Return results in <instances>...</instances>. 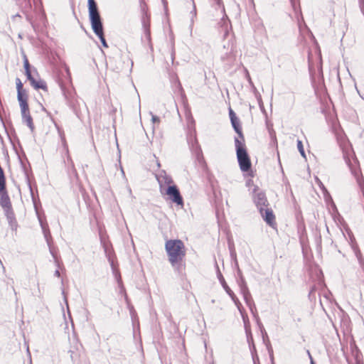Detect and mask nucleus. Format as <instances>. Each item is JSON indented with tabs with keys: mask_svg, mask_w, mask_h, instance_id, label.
I'll use <instances>...</instances> for the list:
<instances>
[{
	"mask_svg": "<svg viewBox=\"0 0 364 364\" xmlns=\"http://www.w3.org/2000/svg\"><path fill=\"white\" fill-rule=\"evenodd\" d=\"M164 249L168 261L174 270L179 274L184 272L187 253L185 243L180 239H168L165 241Z\"/></svg>",
	"mask_w": 364,
	"mask_h": 364,
	"instance_id": "f257e3e1",
	"label": "nucleus"
},
{
	"mask_svg": "<svg viewBox=\"0 0 364 364\" xmlns=\"http://www.w3.org/2000/svg\"><path fill=\"white\" fill-rule=\"evenodd\" d=\"M16 85L17 99L21 109L22 119L30 129L33 131L34 129V124L30 112L28 92L23 88V85L19 78L16 79Z\"/></svg>",
	"mask_w": 364,
	"mask_h": 364,
	"instance_id": "f03ea898",
	"label": "nucleus"
},
{
	"mask_svg": "<svg viewBox=\"0 0 364 364\" xmlns=\"http://www.w3.org/2000/svg\"><path fill=\"white\" fill-rule=\"evenodd\" d=\"M88 10L91 26L94 33L99 37L102 46L105 48H108V45L104 36L101 18L95 0H88Z\"/></svg>",
	"mask_w": 364,
	"mask_h": 364,
	"instance_id": "7ed1b4c3",
	"label": "nucleus"
},
{
	"mask_svg": "<svg viewBox=\"0 0 364 364\" xmlns=\"http://www.w3.org/2000/svg\"><path fill=\"white\" fill-rule=\"evenodd\" d=\"M236 155L240 170L249 172L252 168V162L247 153L245 139H235Z\"/></svg>",
	"mask_w": 364,
	"mask_h": 364,
	"instance_id": "20e7f679",
	"label": "nucleus"
},
{
	"mask_svg": "<svg viewBox=\"0 0 364 364\" xmlns=\"http://www.w3.org/2000/svg\"><path fill=\"white\" fill-rule=\"evenodd\" d=\"M253 200L259 210L261 208H264L269 204L265 193L261 191L257 186H255L253 189Z\"/></svg>",
	"mask_w": 364,
	"mask_h": 364,
	"instance_id": "39448f33",
	"label": "nucleus"
},
{
	"mask_svg": "<svg viewBox=\"0 0 364 364\" xmlns=\"http://www.w3.org/2000/svg\"><path fill=\"white\" fill-rule=\"evenodd\" d=\"M262 218L271 228H277L276 217L274 214L273 210L271 208H261L259 210Z\"/></svg>",
	"mask_w": 364,
	"mask_h": 364,
	"instance_id": "423d86ee",
	"label": "nucleus"
},
{
	"mask_svg": "<svg viewBox=\"0 0 364 364\" xmlns=\"http://www.w3.org/2000/svg\"><path fill=\"white\" fill-rule=\"evenodd\" d=\"M166 194L173 203L180 205H183V198L176 186H169L166 191Z\"/></svg>",
	"mask_w": 364,
	"mask_h": 364,
	"instance_id": "0eeeda50",
	"label": "nucleus"
},
{
	"mask_svg": "<svg viewBox=\"0 0 364 364\" xmlns=\"http://www.w3.org/2000/svg\"><path fill=\"white\" fill-rule=\"evenodd\" d=\"M141 11L142 13V24L143 26L147 33V34L150 35V14L149 12L148 6L144 2L141 1Z\"/></svg>",
	"mask_w": 364,
	"mask_h": 364,
	"instance_id": "6e6552de",
	"label": "nucleus"
},
{
	"mask_svg": "<svg viewBox=\"0 0 364 364\" xmlns=\"http://www.w3.org/2000/svg\"><path fill=\"white\" fill-rule=\"evenodd\" d=\"M229 115L231 121V124L236 132V133L238 134L239 139H245L244 134L242 133V129L240 125V119L236 117L235 113L233 112V110L230 108L229 110Z\"/></svg>",
	"mask_w": 364,
	"mask_h": 364,
	"instance_id": "1a4fd4ad",
	"label": "nucleus"
},
{
	"mask_svg": "<svg viewBox=\"0 0 364 364\" xmlns=\"http://www.w3.org/2000/svg\"><path fill=\"white\" fill-rule=\"evenodd\" d=\"M27 79L29 80L31 85L36 90H42L45 92H48V88L47 83L43 79H41V78L36 79L33 75H31V77H28Z\"/></svg>",
	"mask_w": 364,
	"mask_h": 364,
	"instance_id": "9d476101",
	"label": "nucleus"
},
{
	"mask_svg": "<svg viewBox=\"0 0 364 364\" xmlns=\"http://www.w3.org/2000/svg\"><path fill=\"white\" fill-rule=\"evenodd\" d=\"M0 205L5 210H9L11 208V202L6 188L0 191Z\"/></svg>",
	"mask_w": 364,
	"mask_h": 364,
	"instance_id": "9b49d317",
	"label": "nucleus"
},
{
	"mask_svg": "<svg viewBox=\"0 0 364 364\" xmlns=\"http://www.w3.org/2000/svg\"><path fill=\"white\" fill-rule=\"evenodd\" d=\"M244 328L246 333L247 341L249 346L255 344L253 341V337L251 331V326L250 320H243Z\"/></svg>",
	"mask_w": 364,
	"mask_h": 364,
	"instance_id": "f8f14e48",
	"label": "nucleus"
},
{
	"mask_svg": "<svg viewBox=\"0 0 364 364\" xmlns=\"http://www.w3.org/2000/svg\"><path fill=\"white\" fill-rule=\"evenodd\" d=\"M23 66H24V69H25V75H26V77L28 78V77H31L32 75H31V68H30V64H29L28 60L26 58V56H24Z\"/></svg>",
	"mask_w": 364,
	"mask_h": 364,
	"instance_id": "ddd939ff",
	"label": "nucleus"
},
{
	"mask_svg": "<svg viewBox=\"0 0 364 364\" xmlns=\"http://www.w3.org/2000/svg\"><path fill=\"white\" fill-rule=\"evenodd\" d=\"M356 181L363 193V195H364V178L363 176L360 173L356 174Z\"/></svg>",
	"mask_w": 364,
	"mask_h": 364,
	"instance_id": "4468645a",
	"label": "nucleus"
},
{
	"mask_svg": "<svg viewBox=\"0 0 364 364\" xmlns=\"http://www.w3.org/2000/svg\"><path fill=\"white\" fill-rule=\"evenodd\" d=\"M256 321H257V325L258 326V327L259 328V329L261 331L263 341L266 343V341L265 340H266V338H267V332H266L263 325L262 324L261 321L260 320H256Z\"/></svg>",
	"mask_w": 364,
	"mask_h": 364,
	"instance_id": "2eb2a0df",
	"label": "nucleus"
},
{
	"mask_svg": "<svg viewBox=\"0 0 364 364\" xmlns=\"http://www.w3.org/2000/svg\"><path fill=\"white\" fill-rule=\"evenodd\" d=\"M297 148H298L299 152L301 153V154L304 156L305 152H304L302 141L301 140H297Z\"/></svg>",
	"mask_w": 364,
	"mask_h": 364,
	"instance_id": "dca6fc26",
	"label": "nucleus"
},
{
	"mask_svg": "<svg viewBox=\"0 0 364 364\" xmlns=\"http://www.w3.org/2000/svg\"><path fill=\"white\" fill-rule=\"evenodd\" d=\"M252 358L253 364H260L259 359V357H258L257 353H253V355Z\"/></svg>",
	"mask_w": 364,
	"mask_h": 364,
	"instance_id": "f3484780",
	"label": "nucleus"
},
{
	"mask_svg": "<svg viewBox=\"0 0 364 364\" xmlns=\"http://www.w3.org/2000/svg\"><path fill=\"white\" fill-rule=\"evenodd\" d=\"M266 346H267V349L269 355L274 354L272 347L269 341H267V342L266 343Z\"/></svg>",
	"mask_w": 364,
	"mask_h": 364,
	"instance_id": "a211bd4d",
	"label": "nucleus"
},
{
	"mask_svg": "<svg viewBox=\"0 0 364 364\" xmlns=\"http://www.w3.org/2000/svg\"><path fill=\"white\" fill-rule=\"evenodd\" d=\"M225 290L226 291L228 292V294L231 296V298L234 300H235V294H233V292L230 290V289L228 287H225Z\"/></svg>",
	"mask_w": 364,
	"mask_h": 364,
	"instance_id": "6ab92c4d",
	"label": "nucleus"
},
{
	"mask_svg": "<svg viewBox=\"0 0 364 364\" xmlns=\"http://www.w3.org/2000/svg\"><path fill=\"white\" fill-rule=\"evenodd\" d=\"M249 347H250V352H251V354L252 356L253 353H257L255 346V344H252V345L250 344V346H249Z\"/></svg>",
	"mask_w": 364,
	"mask_h": 364,
	"instance_id": "aec40b11",
	"label": "nucleus"
},
{
	"mask_svg": "<svg viewBox=\"0 0 364 364\" xmlns=\"http://www.w3.org/2000/svg\"><path fill=\"white\" fill-rule=\"evenodd\" d=\"M197 321L198 322L199 326H203L204 327V328H205V322L204 319L197 320Z\"/></svg>",
	"mask_w": 364,
	"mask_h": 364,
	"instance_id": "412c9836",
	"label": "nucleus"
},
{
	"mask_svg": "<svg viewBox=\"0 0 364 364\" xmlns=\"http://www.w3.org/2000/svg\"><path fill=\"white\" fill-rule=\"evenodd\" d=\"M307 353H308V355L309 356V358L311 360V364H315L314 361L313 360V358L311 357V355L309 350H307Z\"/></svg>",
	"mask_w": 364,
	"mask_h": 364,
	"instance_id": "4be33fe9",
	"label": "nucleus"
},
{
	"mask_svg": "<svg viewBox=\"0 0 364 364\" xmlns=\"http://www.w3.org/2000/svg\"><path fill=\"white\" fill-rule=\"evenodd\" d=\"M271 363H274V354L269 355Z\"/></svg>",
	"mask_w": 364,
	"mask_h": 364,
	"instance_id": "5701e85b",
	"label": "nucleus"
},
{
	"mask_svg": "<svg viewBox=\"0 0 364 364\" xmlns=\"http://www.w3.org/2000/svg\"><path fill=\"white\" fill-rule=\"evenodd\" d=\"M136 325H137V326L139 325V320H136V321L133 322V327L134 328L136 326Z\"/></svg>",
	"mask_w": 364,
	"mask_h": 364,
	"instance_id": "b1692460",
	"label": "nucleus"
},
{
	"mask_svg": "<svg viewBox=\"0 0 364 364\" xmlns=\"http://www.w3.org/2000/svg\"><path fill=\"white\" fill-rule=\"evenodd\" d=\"M65 321H66V325H68V320H65ZM68 321L72 324V326H73V319L68 320Z\"/></svg>",
	"mask_w": 364,
	"mask_h": 364,
	"instance_id": "393cba45",
	"label": "nucleus"
},
{
	"mask_svg": "<svg viewBox=\"0 0 364 364\" xmlns=\"http://www.w3.org/2000/svg\"><path fill=\"white\" fill-rule=\"evenodd\" d=\"M203 331H204V329H203V328H202V329H200V330H198V333H200V334H203Z\"/></svg>",
	"mask_w": 364,
	"mask_h": 364,
	"instance_id": "a878e982",
	"label": "nucleus"
},
{
	"mask_svg": "<svg viewBox=\"0 0 364 364\" xmlns=\"http://www.w3.org/2000/svg\"><path fill=\"white\" fill-rule=\"evenodd\" d=\"M70 352L71 353V354H73V351H70ZM70 358H72V360L73 359V355H70Z\"/></svg>",
	"mask_w": 364,
	"mask_h": 364,
	"instance_id": "bb28decb",
	"label": "nucleus"
},
{
	"mask_svg": "<svg viewBox=\"0 0 364 364\" xmlns=\"http://www.w3.org/2000/svg\"><path fill=\"white\" fill-rule=\"evenodd\" d=\"M27 351H28V354L30 355V352H29L28 346L27 347Z\"/></svg>",
	"mask_w": 364,
	"mask_h": 364,
	"instance_id": "cd10ccee",
	"label": "nucleus"
},
{
	"mask_svg": "<svg viewBox=\"0 0 364 364\" xmlns=\"http://www.w3.org/2000/svg\"><path fill=\"white\" fill-rule=\"evenodd\" d=\"M252 1V3L253 4V6H255V2H254V0H251Z\"/></svg>",
	"mask_w": 364,
	"mask_h": 364,
	"instance_id": "c85d7f7f",
	"label": "nucleus"
},
{
	"mask_svg": "<svg viewBox=\"0 0 364 364\" xmlns=\"http://www.w3.org/2000/svg\"><path fill=\"white\" fill-rule=\"evenodd\" d=\"M331 321H332V320H331ZM331 323H332V325H333V326H335V323H333V322H331Z\"/></svg>",
	"mask_w": 364,
	"mask_h": 364,
	"instance_id": "c756f323",
	"label": "nucleus"
},
{
	"mask_svg": "<svg viewBox=\"0 0 364 364\" xmlns=\"http://www.w3.org/2000/svg\"><path fill=\"white\" fill-rule=\"evenodd\" d=\"M84 364H90L89 363H87L86 361L84 362Z\"/></svg>",
	"mask_w": 364,
	"mask_h": 364,
	"instance_id": "7c9ffc66",
	"label": "nucleus"
},
{
	"mask_svg": "<svg viewBox=\"0 0 364 364\" xmlns=\"http://www.w3.org/2000/svg\"><path fill=\"white\" fill-rule=\"evenodd\" d=\"M271 364H275V363H271Z\"/></svg>",
	"mask_w": 364,
	"mask_h": 364,
	"instance_id": "2f4dec72",
	"label": "nucleus"
},
{
	"mask_svg": "<svg viewBox=\"0 0 364 364\" xmlns=\"http://www.w3.org/2000/svg\"><path fill=\"white\" fill-rule=\"evenodd\" d=\"M363 197H364V195H363Z\"/></svg>",
	"mask_w": 364,
	"mask_h": 364,
	"instance_id": "473e14b6",
	"label": "nucleus"
}]
</instances>
